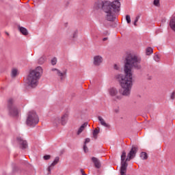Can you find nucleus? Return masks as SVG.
Masks as SVG:
<instances>
[{
	"instance_id": "obj_20",
	"label": "nucleus",
	"mask_w": 175,
	"mask_h": 175,
	"mask_svg": "<svg viewBox=\"0 0 175 175\" xmlns=\"http://www.w3.org/2000/svg\"><path fill=\"white\" fill-rule=\"evenodd\" d=\"M99 134V130L95 129L93 131V137L95 139H98V135Z\"/></svg>"
},
{
	"instance_id": "obj_18",
	"label": "nucleus",
	"mask_w": 175,
	"mask_h": 175,
	"mask_svg": "<svg viewBox=\"0 0 175 175\" xmlns=\"http://www.w3.org/2000/svg\"><path fill=\"white\" fill-rule=\"evenodd\" d=\"M53 122L55 125H58V124H61V118H55L53 120Z\"/></svg>"
},
{
	"instance_id": "obj_14",
	"label": "nucleus",
	"mask_w": 175,
	"mask_h": 175,
	"mask_svg": "<svg viewBox=\"0 0 175 175\" xmlns=\"http://www.w3.org/2000/svg\"><path fill=\"white\" fill-rule=\"evenodd\" d=\"M87 125H88V122H85L83 123L79 128V130L77 131V135H80V133H81V132H83V131H84V129H85V127H87Z\"/></svg>"
},
{
	"instance_id": "obj_31",
	"label": "nucleus",
	"mask_w": 175,
	"mask_h": 175,
	"mask_svg": "<svg viewBox=\"0 0 175 175\" xmlns=\"http://www.w3.org/2000/svg\"><path fill=\"white\" fill-rule=\"evenodd\" d=\"M171 99H174L175 98V92H173L171 94Z\"/></svg>"
},
{
	"instance_id": "obj_7",
	"label": "nucleus",
	"mask_w": 175,
	"mask_h": 175,
	"mask_svg": "<svg viewBox=\"0 0 175 175\" xmlns=\"http://www.w3.org/2000/svg\"><path fill=\"white\" fill-rule=\"evenodd\" d=\"M52 72H55V75H57L60 77V80H64V77L66 75V70L62 72L59 70L57 68H52Z\"/></svg>"
},
{
	"instance_id": "obj_19",
	"label": "nucleus",
	"mask_w": 175,
	"mask_h": 175,
	"mask_svg": "<svg viewBox=\"0 0 175 175\" xmlns=\"http://www.w3.org/2000/svg\"><path fill=\"white\" fill-rule=\"evenodd\" d=\"M140 158H142V159H147L148 158V156L147 155V154L145 152H142L140 154Z\"/></svg>"
},
{
	"instance_id": "obj_4",
	"label": "nucleus",
	"mask_w": 175,
	"mask_h": 175,
	"mask_svg": "<svg viewBox=\"0 0 175 175\" xmlns=\"http://www.w3.org/2000/svg\"><path fill=\"white\" fill-rule=\"evenodd\" d=\"M26 124L28 126H35L39 124V116L35 111H30L27 115Z\"/></svg>"
},
{
	"instance_id": "obj_26",
	"label": "nucleus",
	"mask_w": 175,
	"mask_h": 175,
	"mask_svg": "<svg viewBox=\"0 0 175 175\" xmlns=\"http://www.w3.org/2000/svg\"><path fill=\"white\" fill-rule=\"evenodd\" d=\"M154 61H156V62H159V56L158 55H155L154 56Z\"/></svg>"
},
{
	"instance_id": "obj_3",
	"label": "nucleus",
	"mask_w": 175,
	"mask_h": 175,
	"mask_svg": "<svg viewBox=\"0 0 175 175\" xmlns=\"http://www.w3.org/2000/svg\"><path fill=\"white\" fill-rule=\"evenodd\" d=\"M43 73V69L40 66H38L36 69L30 71L27 77V84L29 87L35 88L39 83V79Z\"/></svg>"
},
{
	"instance_id": "obj_15",
	"label": "nucleus",
	"mask_w": 175,
	"mask_h": 175,
	"mask_svg": "<svg viewBox=\"0 0 175 175\" xmlns=\"http://www.w3.org/2000/svg\"><path fill=\"white\" fill-rule=\"evenodd\" d=\"M18 29L22 35H24L25 36H27V35H28V30L25 27H19Z\"/></svg>"
},
{
	"instance_id": "obj_34",
	"label": "nucleus",
	"mask_w": 175,
	"mask_h": 175,
	"mask_svg": "<svg viewBox=\"0 0 175 175\" xmlns=\"http://www.w3.org/2000/svg\"><path fill=\"white\" fill-rule=\"evenodd\" d=\"M107 40V38H104L103 39V42H106Z\"/></svg>"
},
{
	"instance_id": "obj_37",
	"label": "nucleus",
	"mask_w": 175,
	"mask_h": 175,
	"mask_svg": "<svg viewBox=\"0 0 175 175\" xmlns=\"http://www.w3.org/2000/svg\"><path fill=\"white\" fill-rule=\"evenodd\" d=\"M115 111H116V113H118V109H116V110H115Z\"/></svg>"
},
{
	"instance_id": "obj_28",
	"label": "nucleus",
	"mask_w": 175,
	"mask_h": 175,
	"mask_svg": "<svg viewBox=\"0 0 175 175\" xmlns=\"http://www.w3.org/2000/svg\"><path fill=\"white\" fill-rule=\"evenodd\" d=\"M83 150L84 152H88V148L87 147V144H83Z\"/></svg>"
},
{
	"instance_id": "obj_21",
	"label": "nucleus",
	"mask_w": 175,
	"mask_h": 175,
	"mask_svg": "<svg viewBox=\"0 0 175 175\" xmlns=\"http://www.w3.org/2000/svg\"><path fill=\"white\" fill-rule=\"evenodd\" d=\"M11 76L12 77H16L17 76V69L16 68L12 69Z\"/></svg>"
},
{
	"instance_id": "obj_24",
	"label": "nucleus",
	"mask_w": 175,
	"mask_h": 175,
	"mask_svg": "<svg viewBox=\"0 0 175 175\" xmlns=\"http://www.w3.org/2000/svg\"><path fill=\"white\" fill-rule=\"evenodd\" d=\"M44 161H49L50 158H51V156L50 154H46L43 157Z\"/></svg>"
},
{
	"instance_id": "obj_12",
	"label": "nucleus",
	"mask_w": 175,
	"mask_h": 175,
	"mask_svg": "<svg viewBox=\"0 0 175 175\" xmlns=\"http://www.w3.org/2000/svg\"><path fill=\"white\" fill-rule=\"evenodd\" d=\"M98 120L103 126H105V128H110V124L106 123V122L105 121V119H103V118H102L101 116H98Z\"/></svg>"
},
{
	"instance_id": "obj_8",
	"label": "nucleus",
	"mask_w": 175,
	"mask_h": 175,
	"mask_svg": "<svg viewBox=\"0 0 175 175\" xmlns=\"http://www.w3.org/2000/svg\"><path fill=\"white\" fill-rule=\"evenodd\" d=\"M58 162H59V157H57L55 158L53 162L51 164V165H49V167L47 168L48 174H51V170H53L55 165H57V163H58Z\"/></svg>"
},
{
	"instance_id": "obj_13",
	"label": "nucleus",
	"mask_w": 175,
	"mask_h": 175,
	"mask_svg": "<svg viewBox=\"0 0 175 175\" xmlns=\"http://www.w3.org/2000/svg\"><path fill=\"white\" fill-rule=\"evenodd\" d=\"M92 161L93 163H94L95 167H96V169H100V162L99 161V159H98V158H96V157H92Z\"/></svg>"
},
{
	"instance_id": "obj_2",
	"label": "nucleus",
	"mask_w": 175,
	"mask_h": 175,
	"mask_svg": "<svg viewBox=\"0 0 175 175\" xmlns=\"http://www.w3.org/2000/svg\"><path fill=\"white\" fill-rule=\"evenodd\" d=\"M94 8L98 10L102 9L105 12V18L107 21H116L117 14L120 13L121 3L118 1L112 2L109 1H98L95 3Z\"/></svg>"
},
{
	"instance_id": "obj_32",
	"label": "nucleus",
	"mask_w": 175,
	"mask_h": 175,
	"mask_svg": "<svg viewBox=\"0 0 175 175\" xmlns=\"http://www.w3.org/2000/svg\"><path fill=\"white\" fill-rule=\"evenodd\" d=\"M113 68H114V69H115L116 70H118V69H119V67H118V66L117 64H114Z\"/></svg>"
},
{
	"instance_id": "obj_11",
	"label": "nucleus",
	"mask_w": 175,
	"mask_h": 175,
	"mask_svg": "<svg viewBox=\"0 0 175 175\" xmlns=\"http://www.w3.org/2000/svg\"><path fill=\"white\" fill-rule=\"evenodd\" d=\"M69 117V115H68V113H64L60 119V124H62V125H65L66 124V122H68V118Z\"/></svg>"
},
{
	"instance_id": "obj_35",
	"label": "nucleus",
	"mask_w": 175,
	"mask_h": 175,
	"mask_svg": "<svg viewBox=\"0 0 175 175\" xmlns=\"http://www.w3.org/2000/svg\"><path fill=\"white\" fill-rule=\"evenodd\" d=\"M66 6H69V1H67V2H66Z\"/></svg>"
},
{
	"instance_id": "obj_16",
	"label": "nucleus",
	"mask_w": 175,
	"mask_h": 175,
	"mask_svg": "<svg viewBox=\"0 0 175 175\" xmlns=\"http://www.w3.org/2000/svg\"><path fill=\"white\" fill-rule=\"evenodd\" d=\"M46 62V56H42L39 58L38 59V64L39 65H43Z\"/></svg>"
},
{
	"instance_id": "obj_30",
	"label": "nucleus",
	"mask_w": 175,
	"mask_h": 175,
	"mask_svg": "<svg viewBox=\"0 0 175 175\" xmlns=\"http://www.w3.org/2000/svg\"><path fill=\"white\" fill-rule=\"evenodd\" d=\"M90 142H91V139L90 138H86L84 142V144H87V143H90Z\"/></svg>"
},
{
	"instance_id": "obj_27",
	"label": "nucleus",
	"mask_w": 175,
	"mask_h": 175,
	"mask_svg": "<svg viewBox=\"0 0 175 175\" xmlns=\"http://www.w3.org/2000/svg\"><path fill=\"white\" fill-rule=\"evenodd\" d=\"M51 64L52 65H56L57 64V58H53L51 59Z\"/></svg>"
},
{
	"instance_id": "obj_17",
	"label": "nucleus",
	"mask_w": 175,
	"mask_h": 175,
	"mask_svg": "<svg viewBox=\"0 0 175 175\" xmlns=\"http://www.w3.org/2000/svg\"><path fill=\"white\" fill-rule=\"evenodd\" d=\"M154 52V50L151 47H148L146 50V55H151L152 53Z\"/></svg>"
},
{
	"instance_id": "obj_6",
	"label": "nucleus",
	"mask_w": 175,
	"mask_h": 175,
	"mask_svg": "<svg viewBox=\"0 0 175 175\" xmlns=\"http://www.w3.org/2000/svg\"><path fill=\"white\" fill-rule=\"evenodd\" d=\"M16 140L18 144L20 145V148L22 150H25V148L28 147V144H27V141L24 140L23 138H21V137H18L16 138Z\"/></svg>"
},
{
	"instance_id": "obj_23",
	"label": "nucleus",
	"mask_w": 175,
	"mask_h": 175,
	"mask_svg": "<svg viewBox=\"0 0 175 175\" xmlns=\"http://www.w3.org/2000/svg\"><path fill=\"white\" fill-rule=\"evenodd\" d=\"M139 18H140L139 16H136L135 20L134 21V23H133L135 27H136L137 25V21H139Z\"/></svg>"
},
{
	"instance_id": "obj_36",
	"label": "nucleus",
	"mask_w": 175,
	"mask_h": 175,
	"mask_svg": "<svg viewBox=\"0 0 175 175\" xmlns=\"http://www.w3.org/2000/svg\"><path fill=\"white\" fill-rule=\"evenodd\" d=\"M5 33H6V35L9 36V33H8V32H5Z\"/></svg>"
},
{
	"instance_id": "obj_38",
	"label": "nucleus",
	"mask_w": 175,
	"mask_h": 175,
	"mask_svg": "<svg viewBox=\"0 0 175 175\" xmlns=\"http://www.w3.org/2000/svg\"><path fill=\"white\" fill-rule=\"evenodd\" d=\"M115 1H117L118 2H120V0H115Z\"/></svg>"
},
{
	"instance_id": "obj_5",
	"label": "nucleus",
	"mask_w": 175,
	"mask_h": 175,
	"mask_svg": "<svg viewBox=\"0 0 175 175\" xmlns=\"http://www.w3.org/2000/svg\"><path fill=\"white\" fill-rule=\"evenodd\" d=\"M7 109L10 116H12V117H17L18 113H20V110L17 109L16 105H14V99L13 98H9L8 100Z\"/></svg>"
},
{
	"instance_id": "obj_10",
	"label": "nucleus",
	"mask_w": 175,
	"mask_h": 175,
	"mask_svg": "<svg viewBox=\"0 0 175 175\" xmlns=\"http://www.w3.org/2000/svg\"><path fill=\"white\" fill-rule=\"evenodd\" d=\"M103 61V59L102 57L97 55L94 57V64L96 66H99L100 64H102V62Z\"/></svg>"
},
{
	"instance_id": "obj_22",
	"label": "nucleus",
	"mask_w": 175,
	"mask_h": 175,
	"mask_svg": "<svg viewBox=\"0 0 175 175\" xmlns=\"http://www.w3.org/2000/svg\"><path fill=\"white\" fill-rule=\"evenodd\" d=\"M126 21L127 22V24H131V16L130 15L126 16Z\"/></svg>"
},
{
	"instance_id": "obj_9",
	"label": "nucleus",
	"mask_w": 175,
	"mask_h": 175,
	"mask_svg": "<svg viewBox=\"0 0 175 175\" xmlns=\"http://www.w3.org/2000/svg\"><path fill=\"white\" fill-rule=\"evenodd\" d=\"M109 93L111 96H116L117 99H121V96H117L118 94V90H117L115 88H111L109 90Z\"/></svg>"
},
{
	"instance_id": "obj_1",
	"label": "nucleus",
	"mask_w": 175,
	"mask_h": 175,
	"mask_svg": "<svg viewBox=\"0 0 175 175\" xmlns=\"http://www.w3.org/2000/svg\"><path fill=\"white\" fill-rule=\"evenodd\" d=\"M142 57L136 55L129 54L124 60L125 75H118L116 79L120 84V94L123 96H129L132 90V69L140 70L142 69Z\"/></svg>"
},
{
	"instance_id": "obj_25",
	"label": "nucleus",
	"mask_w": 175,
	"mask_h": 175,
	"mask_svg": "<svg viewBox=\"0 0 175 175\" xmlns=\"http://www.w3.org/2000/svg\"><path fill=\"white\" fill-rule=\"evenodd\" d=\"M153 5H154V6H159L160 3H159V0H154L153 1Z\"/></svg>"
},
{
	"instance_id": "obj_33",
	"label": "nucleus",
	"mask_w": 175,
	"mask_h": 175,
	"mask_svg": "<svg viewBox=\"0 0 175 175\" xmlns=\"http://www.w3.org/2000/svg\"><path fill=\"white\" fill-rule=\"evenodd\" d=\"M81 173L82 175H87L85 172H84V170L81 169Z\"/></svg>"
},
{
	"instance_id": "obj_29",
	"label": "nucleus",
	"mask_w": 175,
	"mask_h": 175,
	"mask_svg": "<svg viewBox=\"0 0 175 175\" xmlns=\"http://www.w3.org/2000/svg\"><path fill=\"white\" fill-rule=\"evenodd\" d=\"M77 33H79V31H77V30H76L74 33H73V36L72 38H77Z\"/></svg>"
}]
</instances>
